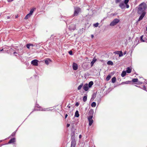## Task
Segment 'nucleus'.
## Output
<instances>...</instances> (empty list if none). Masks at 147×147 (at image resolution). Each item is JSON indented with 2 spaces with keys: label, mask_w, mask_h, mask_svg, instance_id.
I'll return each instance as SVG.
<instances>
[{
  "label": "nucleus",
  "mask_w": 147,
  "mask_h": 147,
  "mask_svg": "<svg viewBox=\"0 0 147 147\" xmlns=\"http://www.w3.org/2000/svg\"><path fill=\"white\" fill-rule=\"evenodd\" d=\"M16 142V138H13L10 140V144Z\"/></svg>",
  "instance_id": "nucleus-16"
},
{
  "label": "nucleus",
  "mask_w": 147,
  "mask_h": 147,
  "mask_svg": "<svg viewBox=\"0 0 147 147\" xmlns=\"http://www.w3.org/2000/svg\"><path fill=\"white\" fill-rule=\"evenodd\" d=\"M138 82V84H142V82H140V81H138L137 82Z\"/></svg>",
  "instance_id": "nucleus-41"
},
{
  "label": "nucleus",
  "mask_w": 147,
  "mask_h": 147,
  "mask_svg": "<svg viewBox=\"0 0 147 147\" xmlns=\"http://www.w3.org/2000/svg\"><path fill=\"white\" fill-rule=\"evenodd\" d=\"M13 54H17V52H13Z\"/></svg>",
  "instance_id": "nucleus-49"
},
{
  "label": "nucleus",
  "mask_w": 147,
  "mask_h": 147,
  "mask_svg": "<svg viewBox=\"0 0 147 147\" xmlns=\"http://www.w3.org/2000/svg\"><path fill=\"white\" fill-rule=\"evenodd\" d=\"M75 116L77 117H78L79 116V112L77 110L75 112Z\"/></svg>",
  "instance_id": "nucleus-19"
},
{
  "label": "nucleus",
  "mask_w": 147,
  "mask_h": 147,
  "mask_svg": "<svg viewBox=\"0 0 147 147\" xmlns=\"http://www.w3.org/2000/svg\"><path fill=\"white\" fill-rule=\"evenodd\" d=\"M96 61V59L95 58H94L92 59V61L90 63L91 67H92L93 66L94 64Z\"/></svg>",
  "instance_id": "nucleus-13"
},
{
  "label": "nucleus",
  "mask_w": 147,
  "mask_h": 147,
  "mask_svg": "<svg viewBox=\"0 0 147 147\" xmlns=\"http://www.w3.org/2000/svg\"><path fill=\"white\" fill-rule=\"evenodd\" d=\"M17 131V130H16V131L13 132L12 134H11V136H14L15 135L16 131Z\"/></svg>",
  "instance_id": "nucleus-35"
},
{
  "label": "nucleus",
  "mask_w": 147,
  "mask_h": 147,
  "mask_svg": "<svg viewBox=\"0 0 147 147\" xmlns=\"http://www.w3.org/2000/svg\"><path fill=\"white\" fill-rule=\"evenodd\" d=\"M119 6L122 9H123L125 8V5L123 2L119 4Z\"/></svg>",
  "instance_id": "nucleus-12"
},
{
  "label": "nucleus",
  "mask_w": 147,
  "mask_h": 147,
  "mask_svg": "<svg viewBox=\"0 0 147 147\" xmlns=\"http://www.w3.org/2000/svg\"><path fill=\"white\" fill-rule=\"evenodd\" d=\"M138 9V13L140 15L137 22H138L142 20L146 14V9L147 6L146 4L143 2L139 5Z\"/></svg>",
  "instance_id": "nucleus-1"
},
{
  "label": "nucleus",
  "mask_w": 147,
  "mask_h": 147,
  "mask_svg": "<svg viewBox=\"0 0 147 147\" xmlns=\"http://www.w3.org/2000/svg\"><path fill=\"white\" fill-rule=\"evenodd\" d=\"M69 55H73V52L72 51L70 50L69 52Z\"/></svg>",
  "instance_id": "nucleus-37"
},
{
  "label": "nucleus",
  "mask_w": 147,
  "mask_h": 147,
  "mask_svg": "<svg viewBox=\"0 0 147 147\" xmlns=\"http://www.w3.org/2000/svg\"><path fill=\"white\" fill-rule=\"evenodd\" d=\"M83 84H81L78 87V90H80L81 89V88L82 87Z\"/></svg>",
  "instance_id": "nucleus-28"
},
{
  "label": "nucleus",
  "mask_w": 147,
  "mask_h": 147,
  "mask_svg": "<svg viewBox=\"0 0 147 147\" xmlns=\"http://www.w3.org/2000/svg\"><path fill=\"white\" fill-rule=\"evenodd\" d=\"M111 76L110 75H108L107 77L106 78V79L107 81H109L111 78Z\"/></svg>",
  "instance_id": "nucleus-23"
},
{
  "label": "nucleus",
  "mask_w": 147,
  "mask_h": 147,
  "mask_svg": "<svg viewBox=\"0 0 147 147\" xmlns=\"http://www.w3.org/2000/svg\"><path fill=\"white\" fill-rule=\"evenodd\" d=\"M125 5L126 6V7L127 8H128L129 7V6L128 4H126Z\"/></svg>",
  "instance_id": "nucleus-42"
},
{
  "label": "nucleus",
  "mask_w": 147,
  "mask_h": 147,
  "mask_svg": "<svg viewBox=\"0 0 147 147\" xmlns=\"http://www.w3.org/2000/svg\"><path fill=\"white\" fill-rule=\"evenodd\" d=\"M125 54H126V53L125 52L124 53V55H125Z\"/></svg>",
  "instance_id": "nucleus-55"
},
{
  "label": "nucleus",
  "mask_w": 147,
  "mask_h": 147,
  "mask_svg": "<svg viewBox=\"0 0 147 147\" xmlns=\"http://www.w3.org/2000/svg\"><path fill=\"white\" fill-rule=\"evenodd\" d=\"M121 1V0H116L115 3H118L120 2Z\"/></svg>",
  "instance_id": "nucleus-40"
},
{
  "label": "nucleus",
  "mask_w": 147,
  "mask_h": 147,
  "mask_svg": "<svg viewBox=\"0 0 147 147\" xmlns=\"http://www.w3.org/2000/svg\"><path fill=\"white\" fill-rule=\"evenodd\" d=\"M94 35L93 34H92L91 35V37L92 38H94Z\"/></svg>",
  "instance_id": "nucleus-45"
},
{
  "label": "nucleus",
  "mask_w": 147,
  "mask_h": 147,
  "mask_svg": "<svg viewBox=\"0 0 147 147\" xmlns=\"http://www.w3.org/2000/svg\"><path fill=\"white\" fill-rule=\"evenodd\" d=\"M26 47L28 49H29L30 46L29 44H28L26 45Z\"/></svg>",
  "instance_id": "nucleus-38"
},
{
  "label": "nucleus",
  "mask_w": 147,
  "mask_h": 147,
  "mask_svg": "<svg viewBox=\"0 0 147 147\" xmlns=\"http://www.w3.org/2000/svg\"><path fill=\"white\" fill-rule=\"evenodd\" d=\"M120 20L119 19L115 18L114 19L110 24V25L111 26H113L116 25Z\"/></svg>",
  "instance_id": "nucleus-5"
},
{
  "label": "nucleus",
  "mask_w": 147,
  "mask_h": 147,
  "mask_svg": "<svg viewBox=\"0 0 147 147\" xmlns=\"http://www.w3.org/2000/svg\"><path fill=\"white\" fill-rule=\"evenodd\" d=\"M2 140H0V142H2Z\"/></svg>",
  "instance_id": "nucleus-59"
},
{
  "label": "nucleus",
  "mask_w": 147,
  "mask_h": 147,
  "mask_svg": "<svg viewBox=\"0 0 147 147\" xmlns=\"http://www.w3.org/2000/svg\"><path fill=\"white\" fill-rule=\"evenodd\" d=\"M8 2H9V0H7Z\"/></svg>",
  "instance_id": "nucleus-56"
},
{
  "label": "nucleus",
  "mask_w": 147,
  "mask_h": 147,
  "mask_svg": "<svg viewBox=\"0 0 147 147\" xmlns=\"http://www.w3.org/2000/svg\"><path fill=\"white\" fill-rule=\"evenodd\" d=\"M9 144V141L7 143V144Z\"/></svg>",
  "instance_id": "nucleus-51"
},
{
  "label": "nucleus",
  "mask_w": 147,
  "mask_h": 147,
  "mask_svg": "<svg viewBox=\"0 0 147 147\" xmlns=\"http://www.w3.org/2000/svg\"><path fill=\"white\" fill-rule=\"evenodd\" d=\"M129 1V0H125L123 3L125 4H127Z\"/></svg>",
  "instance_id": "nucleus-34"
},
{
  "label": "nucleus",
  "mask_w": 147,
  "mask_h": 147,
  "mask_svg": "<svg viewBox=\"0 0 147 147\" xmlns=\"http://www.w3.org/2000/svg\"><path fill=\"white\" fill-rule=\"evenodd\" d=\"M126 71H123L121 74V76L122 77H124L126 75Z\"/></svg>",
  "instance_id": "nucleus-17"
},
{
  "label": "nucleus",
  "mask_w": 147,
  "mask_h": 147,
  "mask_svg": "<svg viewBox=\"0 0 147 147\" xmlns=\"http://www.w3.org/2000/svg\"><path fill=\"white\" fill-rule=\"evenodd\" d=\"M117 52L119 53H117V54H118L119 57H121L123 56V54L122 52L121 51H117Z\"/></svg>",
  "instance_id": "nucleus-18"
},
{
  "label": "nucleus",
  "mask_w": 147,
  "mask_h": 147,
  "mask_svg": "<svg viewBox=\"0 0 147 147\" xmlns=\"http://www.w3.org/2000/svg\"><path fill=\"white\" fill-rule=\"evenodd\" d=\"M38 61L37 59H34L31 61V63L33 65L37 66L38 65Z\"/></svg>",
  "instance_id": "nucleus-7"
},
{
  "label": "nucleus",
  "mask_w": 147,
  "mask_h": 147,
  "mask_svg": "<svg viewBox=\"0 0 147 147\" xmlns=\"http://www.w3.org/2000/svg\"><path fill=\"white\" fill-rule=\"evenodd\" d=\"M34 11V9H32L30 10V12L29 13V14L31 16L32 14L33 13V12Z\"/></svg>",
  "instance_id": "nucleus-32"
},
{
  "label": "nucleus",
  "mask_w": 147,
  "mask_h": 147,
  "mask_svg": "<svg viewBox=\"0 0 147 147\" xmlns=\"http://www.w3.org/2000/svg\"><path fill=\"white\" fill-rule=\"evenodd\" d=\"M96 103L95 102H93L91 104V106L92 107H95L96 106Z\"/></svg>",
  "instance_id": "nucleus-27"
},
{
  "label": "nucleus",
  "mask_w": 147,
  "mask_h": 147,
  "mask_svg": "<svg viewBox=\"0 0 147 147\" xmlns=\"http://www.w3.org/2000/svg\"><path fill=\"white\" fill-rule=\"evenodd\" d=\"M3 144V145H0V147H1V146L3 145H4L5 144Z\"/></svg>",
  "instance_id": "nucleus-50"
},
{
  "label": "nucleus",
  "mask_w": 147,
  "mask_h": 147,
  "mask_svg": "<svg viewBox=\"0 0 147 147\" xmlns=\"http://www.w3.org/2000/svg\"><path fill=\"white\" fill-rule=\"evenodd\" d=\"M98 25L99 23H96L93 24V26L95 27H97L98 26Z\"/></svg>",
  "instance_id": "nucleus-33"
},
{
  "label": "nucleus",
  "mask_w": 147,
  "mask_h": 147,
  "mask_svg": "<svg viewBox=\"0 0 147 147\" xmlns=\"http://www.w3.org/2000/svg\"><path fill=\"white\" fill-rule=\"evenodd\" d=\"M81 11V9L79 7H75L74 8V14L73 15V16H77Z\"/></svg>",
  "instance_id": "nucleus-4"
},
{
  "label": "nucleus",
  "mask_w": 147,
  "mask_h": 147,
  "mask_svg": "<svg viewBox=\"0 0 147 147\" xmlns=\"http://www.w3.org/2000/svg\"><path fill=\"white\" fill-rule=\"evenodd\" d=\"M70 126V124H67V127H69Z\"/></svg>",
  "instance_id": "nucleus-44"
},
{
  "label": "nucleus",
  "mask_w": 147,
  "mask_h": 147,
  "mask_svg": "<svg viewBox=\"0 0 147 147\" xmlns=\"http://www.w3.org/2000/svg\"><path fill=\"white\" fill-rule=\"evenodd\" d=\"M67 107H68L69 108H70V106H69V105H68L67 106Z\"/></svg>",
  "instance_id": "nucleus-47"
},
{
  "label": "nucleus",
  "mask_w": 147,
  "mask_h": 147,
  "mask_svg": "<svg viewBox=\"0 0 147 147\" xmlns=\"http://www.w3.org/2000/svg\"><path fill=\"white\" fill-rule=\"evenodd\" d=\"M138 80L137 78H134L132 79V81L134 82H138Z\"/></svg>",
  "instance_id": "nucleus-31"
},
{
  "label": "nucleus",
  "mask_w": 147,
  "mask_h": 147,
  "mask_svg": "<svg viewBox=\"0 0 147 147\" xmlns=\"http://www.w3.org/2000/svg\"><path fill=\"white\" fill-rule=\"evenodd\" d=\"M13 0H11V1H13Z\"/></svg>",
  "instance_id": "nucleus-52"
},
{
  "label": "nucleus",
  "mask_w": 147,
  "mask_h": 147,
  "mask_svg": "<svg viewBox=\"0 0 147 147\" xmlns=\"http://www.w3.org/2000/svg\"><path fill=\"white\" fill-rule=\"evenodd\" d=\"M131 82L130 81H127L125 82H122L121 83V84H128L130 83Z\"/></svg>",
  "instance_id": "nucleus-14"
},
{
  "label": "nucleus",
  "mask_w": 147,
  "mask_h": 147,
  "mask_svg": "<svg viewBox=\"0 0 147 147\" xmlns=\"http://www.w3.org/2000/svg\"><path fill=\"white\" fill-rule=\"evenodd\" d=\"M145 83H146V84H147V82H145Z\"/></svg>",
  "instance_id": "nucleus-60"
},
{
  "label": "nucleus",
  "mask_w": 147,
  "mask_h": 147,
  "mask_svg": "<svg viewBox=\"0 0 147 147\" xmlns=\"http://www.w3.org/2000/svg\"><path fill=\"white\" fill-rule=\"evenodd\" d=\"M143 35L141 36L140 37V40L142 42H147V38L146 37H144L143 38Z\"/></svg>",
  "instance_id": "nucleus-9"
},
{
  "label": "nucleus",
  "mask_w": 147,
  "mask_h": 147,
  "mask_svg": "<svg viewBox=\"0 0 147 147\" xmlns=\"http://www.w3.org/2000/svg\"><path fill=\"white\" fill-rule=\"evenodd\" d=\"M81 136H81V135H79V138H81Z\"/></svg>",
  "instance_id": "nucleus-48"
},
{
  "label": "nucleus",
  "mask_w": 147,
  "mask_h": 147,
  "mask_svg": "<svg viewBox=\"0 0 147 147\" xmlns=\"http://www.w3.org/2000/svg\"><path fill=\"white\" fill-rule=\"evenodd\" d=\"M92 116L88 117V119L89 121V125L90 126L92 125L93 122V121L92 119Z\"/></svg>",
  "instance_id": "nucleus-6"
},
{
  "label": "nucleus",
  "mask_w": 147,
  "mask_h": 147,
  "mask_svg": "<svg viewBox=\"0 0 147 147\" xmlns=\"http://www.w3.org/2000/svg\"><path fill=\"white\" fill-rule=\"evenodd\" d=\"M107 64L108 65H112L113 64V62L111 61H108L107 62Z\"/></svg>",
  "instance_id": "nucleus-21"
},
{
  "label": "nucleus",
  "mask_w": 147,
  "mask_h": 147,
  "mask_svg": "<svg viewBox=\"0 0 147 147\" xmlns=\"http://www.w3.org/2000/svg\"><path fill=\"white\" fill-rule=\"evenodd\" d=\"M93 82L91 81H90V82L89 84H88V86L89 87V88H90L92 87V86L93 85Z\"/></svg>",
  "instance_id": "nucleus-20"
},
{
  "label": "nucleus",
  "mask_w": 147,
  "mask_h": 147,
  "mask_svg": "<svg viewBox=\"0 0 147 147\" xmlns=\"http://www.w3.org/2000/svg\"><path fill=\"white\" fill-rule=\"evenodd\" d=\"M142 89H143L144 90L146 91V87L145 86H143L142 88H141Z\"/></svg>",
  "instance_id": "nucleus-36"
},
{
  "label": "nucleus",
  "mask_w": 147,
  "mask_h": 147,
  "mask_svg": "<svg viewBox=\"0 0 147 147\" xmlns=\"http://www.w3.org/2000/svg\"><path fill=\"white\" fill-rule=\"evenodd\" d=\"M73 135H71V147H75L76 144V142L75 140V136L74 135V133H73Z\"/></svg>",
  "instance_id": "nucleus-3"
},
{
  "label": "nucleus",
  "mask_w": 147,
  "mask_h": 147,
  "mask_svg": "<svg viewBox=\"0 0 147 147\" xmlns=\"http://www.w3.org/2000/svg\"><path fill=\"white\" fill-rule=\"evenodd\" d=\"M18 16H16V18H18Z\"/></svg>",
  "instance_id": "nucleus-53"
},
{
  "label": "nucleus",
  "mask_w": 147,
  "mask_h": 147,
  "mask_svg": "<svg viewBox=\"0 0 147 147\" xmlns=\"http://www.w3.org/2000/svg\"><path fill=\"white\" fill-rule=\"evenodd\" d=\"M51 60L49 59L47 60H45V62L46 64L47 65H48L49 63V61H50Z\"/></svg>",
  "instance_id": "nucleus-29"
},
{
  "label": "nucleus",
  "mask_w": 147,
  "mask_h": 147,
  "mask_svg": "<svg viewBox=\"0 0 147 147\" xmlns=\"http://www.w3.org/2000/svg\"><path fill=\"white\" fill-rule=\"evenodd\" d=\"M111 80H112V82L113 83H115V82L116 80V78L115 77H114L113 78H112Z\"/></svg>",
  "instance_id": "nucleus-24"
},
{
  "label": "nucleus",
  "mask_w": 147,
  "mask_h": 147,
  "mask_svg": "<svg viewBox=\"0 0 147 147\" xmlns=\"http://www.w3.org/2000/svg\"><path fill=\"white\" fill-rule=\"evenodd\" d=\"M94 114V111L93 109H90L88 111V115H89L88 117L92 116V117H93Z\"/></svg>",
  "instance_id": "nucleus-8"
},
{
  "label": "nucleus",
  "mask_w": 147,
  "mask_h": 147,
  "mask_svg": "<svg viewBox=\"0 0 147 147\" xmlns=\"http://www.w3.org/2000/svg\"><path fill=\"white\" fill-rule=\"evenodd\" d=\"M31 16L28 13L26 16L24 18V19L26 20H27L29 18H30Z\"/></svg>",
  "instance_id": "nucleus-25"
},
{
  "label": "nucleus",
  "mask_w": 147,
  "mask_h": 147,
  "mask_svg": "<svg viewBox=\"0 0 147 147\" xmlns=\"http://www.w3.org/2000/svg\"><path fill=\"white\" fill-rule=\"evenodd\" d=\"M29 44V45H30V46H32V47H33V46H34V45L32 44Z\"/></svg>",
  "instance_id": "nucleus-43"
},
{
  "label": "nucleus",
  "mask_w": 147,
  "mask_h": 147,
  "mask_svg": "<svg viewBox=\"0 0 147 147\" xmlns=\"http://www.w3.org/2000/svg\"><path fill=\"white\" fill-rule=\"evenodd\" d=\"M68 116V115L66 114L65 115V118H66Z\"/></svg>",
  "instance_id": "nucleus-46"
},
{
  "label": "nucleus",
  "mask_w": 147,
  "mask_h": 147,
  "mask_svg": "<svg viewBox=\"0 0 147 147\" xmlns=\"http://www.w3.org/2000/svg\"><path fill=\"white\" fill-rule=\"evenodd\" d=\"M83 100L84 102H85L87 100V95L84 96L83 98Z\"/></svg>",
  "instance_id": "nucleus-22"
},
{
  "label": "nucleus",
  "mask_w": 147,
  "mask_h": 147,
  "mask_svg": "<svg viewBox=\"0 0 147 147\" xmlns=\"http://www.w3.org/2000/svg\"><path fill=\"white\" fill-rule=\"evenodd\" d=\"M69 29H70L71 30H75L76 28V27L75 26H74V27L73 28L71 27V26L69 27Z\"/></svg>",
  "instance_id": "nucleus-30"
},
{
  "label": "nucleus",
  "mask_w": 147,
  "mask_h": 147,
  "mask_svg": "<svg viewBox=\"0 0 147 147\" xmlns=\"http://www.w3.org/2000/svg\"><path fill=\"white\" fill-rule=\"evenodd\" d=\"M79 105V103L78 102H77L75 104V106L76 107H78Z\"/></svg>",
  "instance_id": "nucleus-39"
},
{
  "label": "nucleus",
  "mask_w": 147,
  "mask_h": 147,
  "mask_svg": "<svg viewBox=\"0 0 147 147\" xmlns=\"http://www.w3.org/2000/svg\"><path fill=\"white\" fill-rule=\"evenodd\" d=\"M131 69L129 67H127L126 69V72L127 73H130L131 72Z\"/></svg>",
  "instance_id": "nucleus-15"
},
{
  "label": "nucleus",
  "mask_w": 147,
  "mask_h": 147,
  "mask_svg": "<svg viewBox=\"0 0 147 147\" xmlns=\"http://www.w3.org/2000/svg\"><path fill=\"white\" fill-rule=\"evenodd\" d=\"M88 85V84H86L84 85L83 87V88L85 91H87L89 89Z\"/></svg>",
  "instance_id": "nucleus-11"
},
{
  "label": "nucleus",
  "mask_w": 147,
  "mask_h": 147,
  "mask_svg": "<svg viewBox=\"0 0 147 147\" xmlns=\"http://www.w3.org/2000/svg\"><path fill=\"white\" fill-rule=\"evenodd\" d=\"M117 53H118L117 52L116 54H117Z\"/></svg>",
  "instance_id": "nucleus-57"
},
{
  "label": "nucleus",
  "mask_w": 147,
  "mask_h": 147,
  "mask_svg": "<svg viewBox=\"0 0 147 147\" xmlns=\"http://www.w3.org/2000/svg\"><path fill=\"white\" fill-rule=\"evenodd\" d=\"M7 18H8H8H9V16H8V17H7Z\"/></svg>",
  "instance_id": "nucleus-58"
},
{
  "label": "nucleus",
  "mask_w": 147,
  "mask_h": 147,
  "mask_svg": "<svg viewBox=\"0 0 147 147\" xmlns=\"http://www.w3.org/2000/svg\"><path fill=\"white\" fill-rule=\"evenodd\" d=\"M72 67L73 69L76 70L78 69V65L76 63H73Z\"/></svg>",
  "instance_id": "nucleus-10"
},
{
  "label": "nucleus",
  "mask_w": 147,
  "mask_h": 147,
  "mask_svg": "<svg viewBox=\"0 0 147 147\" xmlns=\"http://www.w3.org/2000/svg\"><path fill=\"white\" fill-rule=\"evenodd\" d=\"M9 47L8 46L5 45L3 46L0 50V51H3L4 53H9Z\"/></svg>",
  "instance_id": "nucleus-2"
},
{
  "label": "nucleus",
  "mask_w": 147,
  "mask_h": 147,
  "mask_svg": "<svg viewBox=\"0 0 147 147\" xmlns=\"http://www.w3.org/2000/svg\"><path fill=\"white\" fill-rule=\"evenodd\" d=\"M142 78V79L143 80H144V79L143 78Z\"/></svg>",
  "instance_id": "nucleus-54"
},
{
  "label": "nucleus",
  "mask_w": 147,
  "mask_h": 147,
  "mask_svg": "<svg viewBox=\"0 0 147 147\" xmlns=\"http://www.w3.org/2000/svg\"><path fill=\"white\" fill-rule=\"evenodd\" d=\"M96 94L94 93L92 95L91 99H94V98L96 97Z\"/></svg>",
  "instance_id": "nucleus-26"
}]
</instances>
